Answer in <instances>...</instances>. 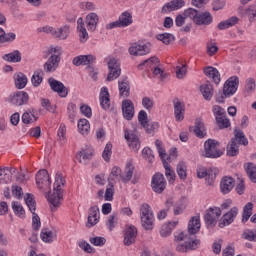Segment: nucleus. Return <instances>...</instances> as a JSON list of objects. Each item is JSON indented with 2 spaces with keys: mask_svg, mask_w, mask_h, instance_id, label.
I'll return each mask as SVG.
<instances>
[{
  "mask_svg": "<svg viewBox=\"0 0 256 256\" xmlns=\"http://www.w3.org/2000/svg\"><path fill=\"white\" fill-rule=\"evenodd\" d=\"M201 230V219L199 216H193L188 223V232H180L175 235V241L179 243L176 246V251L179 253H188V251H195L201 245V240L196 239L195 235ZM184 242V243H181Z\"/></svg>",
  "mask_w": 256,
  "mask_h": 256,
  "instance_id": "nucleus-1",
  "label": "nucleus"
},
{
  "mask_svg": "<svg viewBox=\"0 0 256 256\" xmlns=\"http://www.w3.org/2000/svg\"><path fill=\"white\" fill-rule=\"evenodd\" d=\"M63 187H65V178L61 172L56 173L54 182V192L47 195L48 202L51 205L52 211L61 207V201H63Z\"/></svg>",
  "mask_w": 256,
  "mask_h": 256,
  "instance_id": "nucleus-2",
  "label": "nucleus"
},
{
  "mask_svg": "<svg viewBox=\"0 0 256 256\" xmlns=\"http://www.w3.org/2000/svg\"><path fill=\"white\" fill-rule=\"evenodd\" d=\"M140 219L142 223V227L146 229V231H151L153 229V223L155 221V216L153 214V210H151V206L149 204H143L140 208Z\"/></svg>",
  "mask_w": 256,
  "mask_h": 256,
  "instance_id": "nucleus-3",
  "label": "nucleus"
},
{
  "mask_svg": "<svg viewBox=\"0 0 256 256\" xmlns=\"http://www.w3.org/2000/svg\"><path fill=\"white\" fill-rule=\"evenodd\" d=\"M25 203L32 212V227L34 231H39L41 229V218L35 213L37 209V202H35V197L32 194H26Z\"/></svg>",
  "mask_w": 256,
  "mask_h": 256,
  "instance_id": "nucleus-4",
  "label": "nucleus"
},
{
  "mask_svg": "<svg viewBox=\"0 0 256 256\" xmlns=\"http://www.w3.org/2000/svg\"><path fill=\"white\" fill-rule=\"evenodd\" d=\"M204 157L209 159H217L223 155L221 149H219V142L217 140L208 139L204 143Z\"/></svg>",
  "mask_w": 256,
  "mask_h": 256,
  "instance_id": "nucleus-5",
  "label": "nucleus"
},
{
  "mask_svg": "<svg viewBox=\"0 0 256 256\" xmlns=\"http://www.w3.org/2000/svg\"><path fill=\"white\" fill-rule=\"evenodd\" d=\"M36 185L38 189L42 191H47V189H51V177H49V172L46 169L40 170L36 174Z\"/></svg>",
  "mask_w": 256,
  "mask_h": 256,
  "instance_id": "nucleus-6",
  "label": "nucleus"
},
{
  "mask_svg": "<svg viewBox=\"0 0 256 256\" xmlns=\"http://www.w3.org/2000/svg\"><path fill=\"white\" fill-rule=\"evenodd\" d=\"M217 175H219V169L217 168H210L208 170L205 168H198L197 170V177L199 179H203L206 177L207 185H212L213 183H215Z\"/></svg>",
  "mask_w": 256,
  "mask_h": 256,
  "instance_id": "nucleus-7",
  "label": "nucleus"
},
{
  "mask_svg": "<svg viewBox=\"0 0 256 256\" xmlns=\"http://www.w3.org/2000/svg\"><path fill=\"white\" fill-rule=\"evenodd\" d=\"M108 69L109 74L106 81H114V79H118L121 76V62L116 58H111L108 61Z\"/></svg>",
  "mask_w": 256,
  "mask_h": 256,
  "instance_id": "nucleus-8",
  "label": "nucleus"
},
{
  "mask_svg": "<svg viewBox=\"0 0 256 256\" xmlns=\"http://www.w3.org/2000/svg\"><path fill=\"white\" fill-rule=\"evenodd\" d=\"M152 191L154 193H162L167 188V181L165 180V176L162 173H156L152 177L151 182Z\"/></svg>",
  "mask_w": 256,
  "mask_h": 256,
  "instance_id": "nucleus-9",
  "label": "nucleus"
},
{
  "mask_svg": "<svg viewBox=\"0 0 256 256\" xmlns=\"http://www.w3.org/2000/svg\"><path fill=\"white\" fill-rule=\"evenodd\" d=\"M129 53L134 57L148 55V53H151V44H145V43H139V42L133 43L129 47Z\"/></svg>",
  "mask_w": 256,
  "mask_h": 256,
  "instance_id": "nucleus-10",
  "label": "nucleus"
},
{
  "mask_svg": "<svg viewBox=\"0 0 256 256\" xmlns=\"http://www.w3.org/2000/svg\"><path fill=\"white\" fill-rule=\"evenodd\" d=\"M237 89H239V77L232 76L224 83L223 91L225 97L235 95V93H237Z\"/></svg>",
  "mask_w": 256,
  "mask_h": 256,
  "instance_id": "nucleus-11",
  "label": "nucleus"
},
{
  "mask_svg": "<svg viewBox=\"0 0 256 256\" xmlns=\"http://www.w3.org/2000/svg\"><path fill=\"white\" fill-rule=\"evenodd\" d=\"M237 215H239V208L237 207L231 208L230 211H228L226 214L222 216V218L218 223V227H220V229H223V227H227L231 225V223L235 221V217H237Z\"/></svg>",
  "mask_w": 256,
  "mask_h": 256,
  "instance_id": "nucleus-12",
  "label": "nucleus"
},
{
  "mask_svg": "<svg viewBox=\"0 0 256 256\" xmlns=\"http://www.w3.org/2000/svg\"><path fill=\"white\" fill-rule=\"evenodd\" d=\"M122 113L126 121H131L135 117V105L130 99H126L122 102Z\"/></svg>",
  "mask_w": 256,
  "mask_h": 256,
  "instance_id": "nucleus-13",
  "label": "nucleus"
},
{
  "mask_svg": "<svg viewBox=\"0 0 256 256\" xmlns=\"http://www.w3.org/2000/svg\"><path fill=\"white\" fill-rule=\"evenodd\" d=\"M48 83L50 85V89H52V91H54L55 93H58L59 97H67V95H69L67 87H65V85L61 81L50 78L48 80Z\"/></svg>",
  "mask_w": 256,
  "mask_h": 256,
  "instance_id": "nucleus-14",
  "label": "nucleus"
},
{
  "mask_svg": "<svg viewBox=\"0 0 256 256\" xmlns=\"http://www.w3.org/2000/svg\"><path fill=\"white\" fill-rule=\"evenodd\" d=\"M10 103H12V105H16V107L26 105V103H29V94L25 91H18L10 96Z\"/></svg>",
  "mask_w": 256,
  "mask_h": 256,
  "instance_id": "nucleus-15",
  "label": "nucleus"
},
{
  "mask_svg": "<svg viewBox=\"0 0 256 256\" xmlns=\"http://www.w3.org/2000/svg\"><path fill=\"white\" fill-rule=\"evenodd\" d=\"M59 63H61V56L51 55L43 66L45 73H54V71H57Z\"/></svg>",
  "mask_w": 256,
  "mask_h": 256,
  "instance_id": "nucleus-16",
  "label": "nucleus"
},
{
  "mask_svg": "<svg viewBox=\"0 0 256 256\" xmlns=\"http://www.w3.org/2000/svg\"><path fill=\"white\" fill-rule=\"evenodd\" d=\"M124 137L126 141H128L129 147L132 149V151H139L141 148V142H139V136H137L135 132H129V130H125Z\"/></svg>",
  "mask_w": 256,
  "mask_h": 256,
  "instance_id": "nucleus-17",
  "label": "nucleus"
},
{
  "mask_svg": "<svg viewBox=\"0 0 256 256\" xmlns=\"http://www.w3.org/2000/svg\"><path fill=\"white\" fill-rule=\"evenodd\" d=\"M99 223V207L92 206L88 211V219L86 223V227L91 229V227H95Z\"/></svg>",
  "mask_w": 256,
  "mask_h": 256,
  "instance_id": "nucleus-18",
  "label": "nucleus"
},
{
  "mask_svg": "<svg viewBox=\"0 0 256 256\" xmlns=\"http://www.w3.org/2000/svg\"><path fill=\"white\" fill-rule=\"evenodd\" d=\"M233 187H235V180L233 177L224 176L220 182L221 193L227 195V193H231Z\"/></svg>",
  "mask_w": 256,
  "mask_h": 256,
  "instance_id": "nucleus-19",
  "label": "nucleus"
},
{
  "mask_svg": "<svg viewBox=\"0 0 256 256\" xmlns=\"http://www.w3.org/2000/svg\"><path fill=\"white\" fill-rule=\"evenodd\" d=\"M135 239H137V228H135V226H129L124 234V245L127 247L133 245Z\"/></svg>",
  "mask_w": 256,
  "mask_h": 256,
  "instance_id": "nucleus-20",
  "label": "nucleus"
},
{
  "mask_svg": "<svg viewBox=\"0 0 256 256\" xmlns=\"http://www.w3.org/2000/svg\"><path fill=\"white\" fill-rule=\"evenodd\" d=\"M95 56L93 55H80L73 58L72 63L75 67H81V65H93Z\"/></svg>",
  "mask_w": 256,
  "mask_h": 256,
  "instance_id": "nucleus-21",
  "label": "nucleus"
},
{
  "mask_svg": "<svg viewBox=\"0 0 256 256\" xmlns=\"http://www.w3.org/2000/svg\"><path fill=\"white\" fill-rule=\"evenodd\" d=\"M77 31L80 43H87L89 39V33H87V28H85V22L83 18H78L77 20Z\"/></svg>",
  "mask_w": 256,
  "mask_h": 256,
  "instance_id": "nucleus-22",
  "label": "nucleus"
},
{
  "mask_svg": "<svg viewBox=\"0 0 256 256\" xmlns=\"http://www.w3.org/2000/svg\"><path fill=\"white\" fill-rule=\"evenodd\" d=\"M204 74L206 77H209L212 79V81L216 84L219 85L221 83V73H219V70L213 66H207L204 68Z\"/></svg>",
  "mask_w": 256,
  "mask_h": 256,
  "instance_id": "nucleus-23",
  "label": "nucleus"
},
{
  "mask_svg": "<svg viewBox=\"0 0 256 256\" xmlns=\"http://www.w3.org/2000/svg\"><path fill=\"white\" fill-rule=\"evenodd\" d=\"M134 172H135V166L133 165V162L128 161L126 164L124 173L120 175L121 181H123V183H129V181H131V179L133 178Z\"/></svg>",
  "mask_w": 256,
  "mask_h": 256,
  "instance_id": "nucleus-24",
  "label": "nucleus"
},
{
  "mask_svg": "<svg viewBox=\"0 0 256 256\" xmlns=\"http://www.w3.org/2000/svg\"><path fill=\"white\" fill-rule=\"evenodd\" d=\"M194 23L196 25H211L213 23V17L209 12L198 13L196 18H194Z\"/></svg>",
  "mask_w": 256,
  "mask_h": 256,
  "instance_id": "nucleus-25",
  "label": "nucleus"
},
{
  "mask_svg": "<svg viewBox=\"0 0 256 256\" xmlns=\"http://www.w3.org/2000/svg\"><path fill=\"white\" fill-rule=\"evenodd\" d=\"M40 237L44 243H53L57 239V231L44 228L41 231Z\"/></svg>",
  "mask_w": 256,
  "mask_h": 256,
  "instance_id": "nucleus-26",
  "label": "nucleus"
},
{
  "mask_svg": "<svg viewBox=\"0 0 256 256\" xmlns=\"http://www.w3.org/2000/svg\"><path fill=\"white\" fill-rule=\"evenodd\" d=\"M174 115L176 121H183L185 119V104L177 100L174 101Z\"/></svg>",
  "mask_w": 256,
  "mask_h": 256,
  "instance_id": "nucleus-27",
  "label": "nucleus"
},
{
  "mask_svg": "<svg viewBox=\"0 0 256 256\" xmlns=\"http://www.w3.org/2000/svg\"><path fill=\"white\" fill-rule=\"evenodd\" d=\"M100 104L102 109H109L111 107V99L109 98V90L107 87H103L100 93Z\"/></svg>",
  "mask_w": 256,
  "mask_h": 256,
  "instance_id": "nucleus-28",
  "label": "nucleus"
},
{
  "mask_svg": "<svg viewBox=\"0 0 256 256\" xmlns=\"http://www.w3.org/2000/svg\"><path fill=\"white\" fill-rule=\"evenodd\" d=\"M190 131H193L199 139H203V137L207 135V133H205V124L201 120H196L195 126L190 127Z\"/></svg>",
  "mask_w": 256,
  "mask_h": 256,
  "instance_id": "nucleus-29",
  "label": "nucleus"
},
{
  "mask_svg": "<svg viewBox=\"0 0 256 256\" xmlns=\"http://www.w3.org/2000/svg\"><path fill=\"white\" fill-rule=\"evenodd\" d=\"M200 91L206 101H211V99H213V85L211 82L202 84L200 86Z\"/></svg>",
  "mask_w": 256,
  "mask_h": 256,
  "instance_id": "nucleus-30",
  "label": "nucleus"
},
{
  "mask_svg": "<svg viewBox=\"0 0 256 256\" xmlns=\"http://www.w3.org/2000/svg\"><path fill=\"white\" fill-rule=\"evenodd\" d=\"M240 15L247 17L250 23H253L256 19V6L251 5L246 9H240Z\"/></svg>",
  "mask_w": 256,
  "mask_h": 256,
  "instance_id": "nucleus-31",
  "label": "nucleus"
},
{
  "mask_svg": "<svg viewBox=\"0 0 256 256\" xmlns=\"http://www.w3.org/2000/svg\"><path fill=\"white\" fill-rule=\"evenodd\" d=\"M97 23H99V16L97 13H90L86 16V25L89 31H95L97 29Z\"/></svg>",
  "mask_w": 256,
  "mask_h": 256,
  "instance_id": "nucleus-32",
  "label": "nucleus"
},
{
  "mask_svg": "<svg viewBox=\"0 0 256 256\" xmlns=\"http://www.w3.org/2000/svg\"><path fill=\"white\" fill-rule=\"evenodd\" d=\"M69 33H71L69 25H64L54 30V37L55 39H60L64 41V39H67V37H69Z\"/></svg>",
  "mask_w": 256,
  "mask_h": 256,
  "instance_id": "nucleus-33",
  "label": "nucleus"
},
{
  "mask_svg": "<svg viewBox=\"0 0 256 256\" xmlns=\"http://www.w3.org/2000/svg\"><path fill=\"white\" fill-rule=\"evenodd\" d=\"M15 87L17 89H25L27 87V76L22 72L14 75Z\"/></svg>",
  "mask_w": 256,
  "mask_h": 256,
  "instance_id": "nucleus-34",
  "label": "nucleus"
},
{
  "mask_svg": "<svg viewBox=\"0 0 256 256\" xmlns=\"http://www.w3.org/2000/svg\"><path fill=\"white\" fill-rule=\"evenodd\" d=\"M239 23V18L237 16H232L228 20L222 21L218 24V29L223 31L225 29H229V27H233Z\"/></svg>",
  "mask_w": 256,
  "mask_h": 256,
  "instance_id": "nucleus-35",
  "label": "nucleus"
},
{
  "mask_svg": "<svg viewBox=\"0 0 256 256\" xmlns=\"http://www.w3.org/2000/svg\"><path fill=\"white\" fill-rule=\"evenodd\" d=\"M133 23V16L129 12H123L118 20L120 27H129Z\"/></svg>",
  "mask_w": 256,
  "mask_h": 256,
  "instance_id": "nucleus-36",
  "label": "nucleus"
},
{
  "mask_svg": "<svg viewBox=\"0 0 256 256\" xmlns=\"http://www.w3.org/2000/svg\"><path fill=\"white\" fill-rule=\"evenodd\" d=\"M244 169L252 183H256V165L255 163L248 162L244 165Z\"/></svg>",
  "mask_w": 256,
  "mask_h": 256,
  "instance_id": "nucleus-37",
  "label": "nucleus"
},
{
  "mask_svg": "<svg viewBox=\"0 0 256 256\" xmlns=\"http://www.w3.org/2000/svg\"><path fill=\"white\" fill-rule=\"evenodd\" d=\"M2 59L9 63H21V52H19V50H15L12 53L5 54Z\"/></svg>",
  "mask_w": 256,
  "mask_h": 256,
  "instance_id": "nucleus-38",
  "label": "nucleus"
},
{
  "mask_svg": "<svg viewBox=\"0 0 256 256\" xmlns=\"http://www.w3.org/2000/svg\"><path fill=\"white\" fill-rule=\"evenodd\" d=\"M37 121V116H35V109L27 110L22 115V123L25 125H30V123H35Z\"/></svg>",
  "mask_w": 256,
  "mask_h": 256,
  "instance_id": "nucleus-39",
  "label": "nucleus"
},
{
  "mask_svg": "<svg viewBox=\"0 0 256 256\" xmlns=\"http://www.w3.org/2000/svg\"><path fill=\"white\" fill-rule=\"evenodd\" d=\"M120 97H129L131 88L129 81L123 80L118 82Z\"/></svg>",
  "mask_w": 256,
  "mask_h": 256,
  "instance_id": "nucleus-40",
  "label": "nucleus"
},
{
  "mask_svg": "<svg viewBox=\"0 0 256 256\" xmlns=\"http://www.w3.org/2000/svg\"><path fill=\"white\" fill-rule=\"evenodd\" d=\"M12 211L19 219H25V208L19 202H12Z\"/></svg>",
  "mask_w": 256,
  "mask_h": 256,
  "instance_id": "nucleus-41",
  "label": "nucleus"
},
{
  "mask_svg": "<svg viewBox=\"0 0 256 256\" xmlns=\"http://www.w3.org/2000/svg\"><path fill=\"white\" fill-rule=\"evenodd\" d=\"M90 129H91V124H89V120L80 119L78 121V130L81 133V135H89Z\"/></svg>",
  "mask_w": 256,
  "mask_h": 256,
  "instance_id": "nucleus-42",
  "label": "nucleus"
},
{
  "mask_svg": "<svg viewBox=\"0 0 256 256\" xmlns=\"http://www.w3.org/2000/svg\"><path fill=\"white\" fill-rule=\"evenodd\" d=\"M160 61L157 56H152L149 59L143 61L138 65V69H141V67H148L149 69H153L155 65H159Z\"/></svg>",
  "mask_w": 256,
  "mask_h": 256,
  "instance_id": "nucleus-43",
  "label": "nucleus"
},
{
  "mask_svg": "<svg viewBox=\"0 0 256 256\" xmlns=\"http://www.w3.org/2000/svg\"><path fill=\"white\" fill-rule=\"evenodd\" d=\"M251 215H253V203L248 202L243 208L242 222L247 223V221H249Z\"/></svg>",
  "mask_w": 256,
  "mask_h": 256,
  "instance_id": "nucleus-44",
  "label": "nucleus"
},
{
  "mask_svg": "<svg viewBox=\"0 0 256 256\" xmlns=\"http://www.w3.org/2000/svg\"><path fill=\"white\" fill-rule=\"evenodd\" d=\"M163 166L165 169V176L167 177L169 183H173L175 181V171L171 169V165H169L168 161H163Z\"/></svg>",
  "mask_w": 256,
  "mask_h": 256,
  "instance_id": "nucleus-45",
  "label": "nucleus"
},
{
  "mask_svg": "<svg viewBox=\"0 0 256 256\" xmlns=\"http://www.w3.org/2000/svg\"><path fill=\"white\" fill-rule=\"evenodd\" d=\"M232 140L239 145H249V141L245 137V134H243V131L235 130L234 138H232Z\"/></svg>",
  "mask_w": 256,
  "mask_h": 256,
  "instance_id": "nucleus-46",
  "label": "nucleus"
},
{
  "mask_svg": "<svg viewBox=\"0 0 256 256\" xmlns=\"http://www.w3.org/2000/svg\"><path fill=\"white\" fill-rule=\"evenodd\" d=\"M227 155L228 157H236V155H239V146H237L235 140H231L230 144H228Z\"/></svg>",
  "mask_w": 256,
  "mask_h": 256,
  "instance_id": "nucleus-47",
  "label": "nucleus"
},
{
  "mask_svg": "<svg viewBox=\"0 0 256 256\" xmlns=\"http://www.w3.org/2000/svg\"><path fill=\"white\" fill-rule=\"evenodd\" d=\"M11 181V170L9 167L0 169V183L5 184Z\"/></svg>",
  "mask_w": 256,
  "mask_h": 256,
  "instance_id": "nucleus-48",
  "label": "nucleus"
},
{
  "mask_svg": "<svg viewBox=\"0 0 256 256\" xmlns=\"http://www.w3.org/2000/svg\"><path fill=\"white\" fill-rule=\"evenodd\" d=\"M177 175L185 181L187 179V165H185V162H179L176 167Z\"/></svg>",
  "mask_w": 256,
  "mask_h": 256,
  "instance_id": "nucleus-49",
  "label": "nucleus"
},
{
  "mask_svg": "<svg viewBox=\"0 0 256 256\" xmlns=\"http://www.w3.org/2000/svg\"><path fill=\"white\" fill-rule=\"evenodd\" d=\"M158 40L162 41L164 45H171V43L175 41V36H173V34L164 33V34L158 35Z\"/></svg>",
  "mask_w": 256,
  "mask_h": 256,
  "instance_id": "nucleus-50",
  "label": "nucleus"
},
{
  "mask_svg": "<svg viewBox=\"0 0 256 256\" xmlns=\"http://www.w3.org/2000/svg\"><path fill=\"white\" fill-rule=\"evenodd\" d=\"M216 123L219 129H228V127H231V121L227 118V115L217 118Z\"/></svg>",
  "mask_w": 256,
  "mask_h": 256,
  "instance_id": "nucleus-51",
  "label": "nucleus"
},
{
  "mask_svg": "<svg viewBox=\"0 0 256 256\" xmlns=\"http://www.w3.org/2000/svg\"><path fill=\"white\" fill-rule=\"evenodd\" d=\"M41 73H43V71L41 70H36L34 72L31 78L32 85H34V87H39L41 83H43V77L41 76Z\"/></svg>",
  "mask_w": 256,
  "mask_h": 256,
  "instance_id": "nucleus-52",
  "label": "nucleus"
},
{
  "mask_svg": "<svg viewBox=\"0 0 256 256\" xmlns=\"http://www.w3.org/2000/svg\"><path fill=\"white\" fill-rule=\"evenodd\" d=\"M113 144L112 143H107L104 151L102 153V157L104 159V161H106L107 163H109L110 159H111V155H113Z\"/></svg>",
  "mask_w": 256,
  "mask_h": 256,
  "instance_id": "nucleus-53",
  "label": "nucleus"
},
{
  "mask_svg": "<svg viewBox=\"0 0 256 256\" xmlns=\"http://www.w3.org/2000/svg\"><path fill=\"white\" fill-rule=\"evenodd\" d=\"M242 239H245L246 241H254V243H256V229H248L244 231Z\"/></svg>",
  "mask_w": 256,
  "mask_h": 256,
  "instance_id": "nucleus-54",
  "label": "nucleus"
},
{
  "mask_svg": "<svg viewBox=\"0 0 256 256\" xmlns=\"http://www.w3.org/2000/svg\"><path fill=\"white\" fill-rule=\"evenodd\" d=\"M212 112L215 115L216 120L218 118L225 117L227 115V112L225 111V108H223L219 105H214L213 108H212Z\"/></svg>",
  "mask_w": 256,
  "mask_h": 256,
  "instance_id": "nucleus-55",
  "label": "nucleus"
},
{
  "mask_svg": "<svg viewBox=\"0 0 256 256\" xmlns=\"http://www.w3.org/2000/svg\"><path fill=\"white\" fill-rule=\"evenodd\" d=\"M82 157V159H81ZM93 157V152L92 151H87V150H81L77 154V158L79 159V163H83V161H89Z\"/></svg>",
  "mask_w": 256,
  "mask_h": 256,
  "instance_id": "nucleus-56",
  "label": "nucleus"
},
{
  "mask_svg": "<svg viewBox=\"0 0 256 256\" xmlns=\"http://www.w3.org/2000/svg\"><path fill=\"white\" fill-rule=\"evenodd\" d=\"M89 242L95 247H103V245L107 243V240L104 237L96 236V237H91L89 239Z\"/></svg>",
  "mask_w": 256,
  "mask_h": 256,
  "instance_id": "nucleus-57",
  "label": "nucleus"
},
{
  "mask_svg": "<svg viewBox=\"0 0 256 256\" xmlns=\"http://www.w3.org/2000/svg\"><path fill=\"white\" fill-rule=\"evenodd\" d=\"M113 195H115V188L112 183H109L104 194L105 201H111Z\"/></svg>",
  "mask_w": 256,
  "mask_h": 256,
  "instance_id": "nucleus-58",
  "label": "nucleus"
},
{
  "mask_svg": "<svg viewBox=\"0 0 256 256\" xmlns=\"http://www.w3.org/2000/svg\"><path fill=\"white\" fill-rule=\"evenodd\" d=\"M142 155L148 161V163H153V159H155V155H153V150L151 148L146 147L142 150Z\"/></svg>",
  "mask_w": 256,
  "mask_h": 256,
  "instance_id": "nucleus-59",
  "label": "nucleus"
},
{
  "mask_svg": "<svg viewBox=\"0 0 256 256\" xmlns=\"http://www.w3.org/2000/svg\"><path fill=\"white\" fill-rule=\"evenodd\" d=\"M204 221L206 224L210 225V227H215V225H217V218L209 211L205 214Z\"/></svg>",
  "mask_w": 256,
  "mask_h": 256,
  "instance_id": "nucleus-60",
  "label": "nucleus"
},
{
  "mask_svg": "<svg viewBox=\"0 0 256 256\" xmlns=\"http://www.w3.org/2000/svg\"><path fill=\"white\" fill-rule=\"evenodd\" d=\"M256 88V83H255V79L253 78H248L245 81V91L247 93H253V91H255Z\"/></svg>",
  "mask_w": 256,
  "mask_h": 256,
  "instance_id": "nucleus-61",
  "label": "nucleus"
},
{
  "mask_svg": "<svg viewBox=\"0 0 256 256\" xmlns=\"http://www.w3.org/2000/svg\"><path fill=\"white\" fill-rule=\"evenodd\" d=\"M121 168L119 167H113L112 171L110 173V176L108 178V181H115V179H121Z\"/></svg>",
  "mask_w": 256,
  "mask_h": 256,
  "instance_id": "nucleus-62",
  "label": "nucleus"
},
{
  "mask_svg": "<svg viewBox=\"0 0 256 256\" xmlns=\"http://www.w3.org/2000/svg\"><path fill=\"white\" fill-rule=\"evenodd\" d=\"M79 247L80 249H83L85 253H95V248H92L91 244L85 241L79 242Z\"/></svg>",
  "mask_w": 256,
  "mask_h": 256,
  "instance_id": "nucleus-63",
  "label": "nucleus"
},
{
  "mask_svg": "<svg viewBox=\"0 0 256 256\" xmlns=\"http://www.w3.org/2000/svg\"><path fill=\"white\" fill-rule=\"evenodd\" d=\"M171 231H173V228H171L169 224H164L161 227L160 235L161 237H169V235H171Z\"/></svg>",
  "mask_w": 256,
  "mask_h": 256,
  "instance_id": "nucleus-64",
  "label": "nucleus"
}]
</instances>
